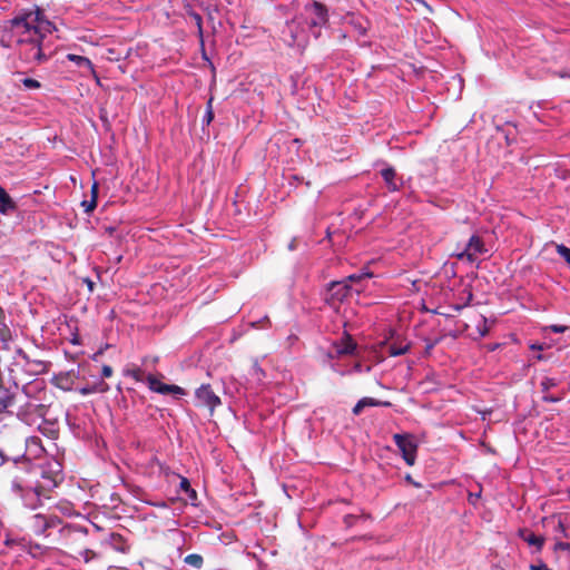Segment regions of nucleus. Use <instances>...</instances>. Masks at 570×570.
Listing matches in <instances>:
<instances>
[{
	"label": "nucleus",
	"instance_id": "423d86ee",
	"mask_svg": "<svg viewBox=\"0 0 570 570\" xmlns=\"http://www.w3.org/2000/svg\"><path fill=\"white\" fill-rule=\"evenodd\" d=\"M484 253H487V248L482 239L479 236L473 235L469 239L464 249L456 256L460 261H466L470 264H474L478 261V256Z\"/></svg>",
	"mask_w": 570,
	"mask_h": 570
},
{
	"label": "nucleus",
	"instance_id": "e433bc0d",
	"mask_svg": "<svg viewBox=\"0 0 570 570\" xmlns=\"http://www.w3.org/2000/svg\"><path fill=\"white\" fill-rule=\"evenodd\" d=\"M549 328H550L553 333H558V334H559V333H563V332H566L567 326H564V325H551Z\"/></svg>",
	"mask_w": 570,
	"mask_h": 570
},
{
	"label": "nucleus",
	"instance_id": "7c9ffc66",
	"mask_svg": "<svg viewBox=\"0 0 570 570\" xmlns=\"http://www.w3.org/2000/svg\"><path fill=\"white\" fill-rule=\"evenodd\" d=\"M212 101H213V99L210 98V99H209V101H208V104H207L206 112H205V115H204V117H203V124H204V125H207V126H208V125L213 121V119H214V111H213V108H212Z\"/></svg>",
	"mask_w": 570,
	"mask_h": 570
},
{
	"label": "nucleus",
	"instance_id": "f03ea898",
	"mask_svg": "<svg viewBox=\"0 0 570 570\" xmlns=\"http://www.w3.org/2000/svg\"><path fill=\"white\" fill-rule=\"evenodd\" d=\"M61 472V464L58 461L47 460L43 463L31 464L27 474L38 489L49 492L62 480Z\"/></svg>",
	"mask_w": 570,
	"mask_h": 570
},
{
	"label": "nucleus",
	"instance_id": "de8ad7c7",
	"mask_svg": "<svg viewBox=\"0 0 570 570\" xmlns=\"http://www.w3.org/2000/svg\"><path fill=\"white\" fill-rule=\"evenodd\" d=\"M499 347V344H491L488 346L489 351L493 352Z\"/></svg>",
	"mask_w": 570,
	"mask_h": 570
},
{
	"label": "nucleus",
	"instance_id": "f704fd0d",
	"mask_svg": "<svg viewBox=\"0 0 570 570\" xmlns=\"http://www.w3.org/2000/svg\"><path fill=\"white\" fill-rule=\"evenodd\" d=\"M81 205H82V207H85L86 213H91L97 206V200H95V199L83 200Z\"/></svg>",
	"mask_w": 570,
	"mask_h": 570
},
{
	"label": "nucleus",
	"instance_id": "aec40b11",
	"mask_svg": "<svg viewBox=\"0 0 570 570\" xmlns=\"http://www.w3.org/2000/svg\"><path fill=\"white\" fill-rule=\"evenodd\" d=\"M67 535L73 539H77L78 537H86L88 533V530L80 525H69L63 528Z\"/></svg>",
	"mask_w": 570,
	"mask_h": 570
},
{
	"label": "nucleus",
	"instance_id": "c9c22d12",
	"mask_svg": "<svg viewBox=\"0 0 570 570\" xmlns=\"http://www.w3.org/2000/svg\"><path fill=\"white\" fill-rule=\"evenodd\" d=\"M112 375V368L109 365H104L101 368V376L102 377H110Z\"/></svg>",
	"mask_w": 570,
	"mask_h": 570
},
{
	"label": "nucleus",
	"instance_id": "2f4dec72",
	"mask_svg": "<svg viewBox=\"0 0 570 570\" xmlns=\"http://www.w3.org/2000/svg\"><path fill=\"white\" fill-rule=\"evenodd\" d=\"M180 489L186 492L189 497L195 498L196 491L191 489L189 481L186 478L180 480Z\"/></svg>",
	"mask_w": 570,
	"mask_h": 570
},
{
	"label": "nucleus",
	"instance_id": "0eeeda50",
	"mask_svg": "<svg viewBox=\"0 0 570 570\" xmlns=\"http://www.w3.org/2000/svg\"><path fill=\"white\" fill-rule=\"evenodd\" d=\"M195 397L198 405L208 407L210 413H213L214 410L222 403L220 399L214 393L209 384H202L195 391Z\"/></svg>",
	"mask_w": 570,
	"mask_h": 570
},
{
	"label": "nucleus",
	"instance_id": "c85d7f7f",
	"mask_svg": "<svg viewBox=\"0 0 570 570\" xmlns=\"http://www.w3.org/2000/svg\"><path fill=\"white\" fill-rule=\"evenodd\" d=\"M21 83L28 90H35V89H39L41 87V83L38 80L32 79V78H23L21 80Z\"/></svg>",
	"mask_w": 570,
	"mask_h": 570
},
{
	"label": "nucleus",
	"instance_id": "6ab92c4d",
	"mask_svg": "<svg viewBox=\"0 0 570 570\" xmlns=\"http://www.w3.org/2000/svg\"><path fill=\"white\" fill-rule=\"evenodd\" d=\"M36 522H43V527L55 528L60 524V519L53 514H36Z\"/></svg>",
	"mask_w": 570,
	"mask_h": 570
},
{
	"label": "nucleus",
	"instance_id": "393cba45",
	"mask_svg": "<svg viewBox=\"0 0 570 570\" xmlns=\"http://www.w3.org/2000/svg\"><path fill=\"white\" fill-rule=\"evenodd\" d=\"M99 389L95 385H88V386H83L79 390V392L82 394V395H89V394H92V393H96V392H105L107 390V384L105 383H100L99 384Z\"/></svg>",
	"mask_w": 570,
	"mask_h": 570
},
{
	"label": "nucleus",
	"instance_id": "cd10ccee",
	"mask_svg": "<svg viewBox=\"0 0 570 570\" xmlns=\"http://www.w3.org/2000/svg\"><path fill=\"white\" fill-rule=\"evenodd\" d=\"M476 331L480 337H484L489 334L488 320L485 316H481L476 324Z\"/></svg>",
	"mask_w": 570,
	"mask_h": 570
},
{
	"label": "nucleus",
	"instance_id": "a878e982",
	"mask_svg": "<svg viewBox=\"0 0 570 570\" xmlns=\"http://www.w3.org/2000/svg\"><path fill=\"white\" fill-rule=\"evenodd\" d=\"M79 557L82 558L85 563H89L99 558V554L91 549H83L79 551Z\"/></svg>",
	"mask_w": 570,
	"mask_h": 570
},
{
	"label": "nucleus",
	"instance_id": "c03bdc74",
	"mask_svg": "<svg viewBox=\"0 0 570 570\" xmlns=\"http://www.w3.org/2000/svg\"><path fill=\"white\" fill-rule=\"evenodd\" d=\"M61 511L63 514H67V515H70L71 514V507H69L68 504L63 505L61 508Z\"/></svg>",
	"mask_w": 570,
	"mask_h": 570
},
{
	"label": "nucleus",
	"instance_id": "7ed1b4c3",
	"mask_svg": "<svg viewBox=\"0 0 570 570\" xmlns=\"http://www.w3.org/2000/svg\"><path fill=\"white\" fill-rule=\"evenodd\" d=\"M18 479L16 478L13 481V488L23 492L21 497L26 507L36 509L41 502V497H46L47 491L38 489L31 479H20V481Z\"/></svg>",
	"mask_w": 570,
	"mask_h": 570
},
{
	"label": "nucleus",
	"instance_id": "412c9836",
	"mask_svg": "<svg viewBox=\"0 0 570 570\" xmlns=\"http://www.w3.org/2000/svg\"><path fill=\"white\" fill-rule=\"evenodd\" d=\"M523 540L528 542L530 546H534L538 551H540L543 547L544 539L534 533H530L529 535H522Z\"/></svg>",
	"mask_w": 570,
	"mask_h": 570
},
{
	"label": "nucleus",
	"instance_id": "f3484780",
	"mask_svg": "<svg viewBox=\"0 0 570 570\" xmlns=\"http://www.w3.org/2000/svg\"><path fill=\"white\" fill-rule=\"evenodd\" d=\"M356 348V344L353 342L351 337L342 338L340 343L336 344V352L340 355L352 354Z\"/></svg>",
	"mask_w": 570,
	"mask_h": 570
},
{
	"label": "nucleus",
	"instance_id": "49530a36",
	"mask_svg": "<svg viewBox=\"0 0 570 570\" xmlns=\"http://www.w3.org/2000/svg\"><path fill=\"white\" fill-rule=\"evenodd\" d=\"M561 530H562V533L566 538H570V532H567L566 529L563 528L562 523L559 524Z\"/></svg>",
	"mask_w": 570,
	"mask_h": 570
},
{
	"label": "nucleus",
	"instance_id": "8fccbe9b",
	"mask_svg": "<svg viewBox=\"0 0 570 570\" xmlns=\"http://www.w3.org/2000/svg\"><path fill=\"white\" fill-rule=\"evenodd\" d=\"M531 348H532V350H541V345H535V344H533V345H531Z\"/></svg>",
	"mask_w": 570,
	"mask_h": 570
},
{
	"label": "nucleus",
	"instance_id": "4be33fe9",
	"mask_svg": "<svg viewBox=\"0 0 570 570\" xmlns=\"http://www.w3.org/2000/svg\"><path fill=\"white\" fill-rule=\"evenodd\" d=\"M409 348H410L409 344L392 343L389 346V353L391 356H400V355L405 354L409 351Z\"/></svg>",
	"mask_w": 570,
	"mask_h": 570
},
{
	"label": "nucleus",
	"instance_id": "4468645a",
	"mask_svg": "<svg viewBox=\"0 0 570 570\" xmlns=\"http://www.w3.org/2000/svg\"><path fill=\"white\" fill-rule=\"evenodd\" d=\"M16 209V202L10 197L7 190L0 186V213L2 215H11Z\"/></svg>",
	"mask_w": 570,
	"mask_h": 570
},
{
	"label": "nucleus",
	"instance_id": "9d476101",
	"mask_svg": "<svg viewBox=\"0 0 570 570\" xmlns=\"http://www.w3.org/2000/svg\"><path fill=\"white\" fill-rule=\"evenodd\" d=\"M351 293V286L346 281L332 282L327 288L326 301L334 304L335 302H342Z\"/></svg>",
	"mask_w": 570,
	"mask_h": 570
},
{
	"label": "nucleus",
	"instance_id": "5701e85b",
	"mask_svg": "<svg viewBox=\"0 0 570 570\" xmlns=\"http://www.w3.org/2000/svg\"><path fill=\"white\" fill-rule=\"evenodd\" d=\"M225 393L233 395L234 393H240V384L235 379L230 377L228 381H224Z\"/></svg>",
	"mask_w": 570,
	"mask_h": 570
},
{
	"label": "nucleus",
	"instance_id": "2eb2a0df",
	"mask_svg": "<svg viewBox=\"0 0 570 570\" xmlns=\"http://www.w3.org/2000/svg\"><path fill=\"white\" fill-rule=\"evenodd\" d=\"M367 406H391L389 401H379L373 397H363L353 407V414L358 415L363 411V409Z\"/></svg>",
	"mask_w": 570,
	"mask_h": 570
},
{
	"label": "nucleus",
	"instance_id": "9b49d317",
	"mask_svg": "<svg viewBox=\"0 0 570 570\" xmlns=\"http://www.w3.org/2000/svg\"><path fill=\"white\" fill-rule=\"evenodd\" d=\"M45 451L41 445V441L38 436H31L26 439L24 452L22 456L30 461L31 456L38 458Z\"/></svg>",
	"mask_w": 570,
	"mask_h": 570
},
{
	"label": "nucleus",
	"instance_id": "c756f323",
	"mask_svg": "<svg viewBox=\"0 0 570 570\" xmlns=\"http://www.w3.org/2000/svg\"><path fill=\"white\" fill-rule=\"evenodd\" d=\"M556 250L570 265V248L563 244H558Z\"/></svg>",
	"mask_w": 570,
	"mask_h": 570
},
{
	"label": "nucleus",
	"instance_id": "37998d69",
	"mask_svg": "<svg viewBox=\"0 0 570 570\" xmlns=\"http://www.w3.org/2000/svg\"><path fill=\"white\" fill-rule=\"evenodd\" d=\"M405 480H406V482H409V483L413 484L415 488H421V487H422V485H421V483L415 482V481L411 478V475H410V474H407V475L405 476Z\"/></svg>",
	"mask_w": 570,
	"mask_h": 570
},
{
	"label": "nucleus",
	"instance_id": "6e6552de",
	"mask_svg": "<svg viewBox=\"0 0 570 570\" xmlns=\"http://www.w3.org/2000/svg\"><path fill=\"white\" fill-rule=\"evenodd\" d=\"M146 383L153 392L167 395V394H175V395H185V390L178 385H171L160 382L156 376L153 374H148L146 376Z\"/></svg>",
	"mask_w": 570,
	"mask_h": 570
},
{
	"label": "nucleus",
	"instance_id": "a211bd4d",
	"mask_svg": "<svg viewBox=\"0 0 570 570\" xmlns=\"http://www.w3.org/2000/svg\"><path fill=\"white\" fill-rule=\"evenodd\" d=\"M124 374L134 379L136 382H146V376L148 375L140 366L137 365L126 367Z\"/></svg>",
	"mask_w": 570,
	"mask_h": 570
},
{
	"label": "nucleus",
	"instance_id": "3c124183",
	"mask_svg": "<svg viewBox=\"0 0 570 570\" xmlns=\"http://www.w3.org/2000/svg\"><path fill=\"white\" fill-rule=\"evenodd\" d=\"M416 1H417V2H420V3H422V4H424L426 8H429V9H430V7L426 4V2H425L424 0H416Z\"/></svg>",
	"mask_w": 570,
	"mask_h": 570
},
{
	"label": "nucleus",
	"instance_id": "a19ab883",
	"mask_svg": "<svg viewBox=\"0 0 570 570\" xmlns=\"http://www.w3.org/2000/svg\"><path fill=\"white\" fill-rule=\"evenodd\" d=\"M569 548H570V544H569V543H567V542H558V543L556 544V549H557V550H567V549H569Z\"/></svg>",
	"mask_w": 570,
	"mask_h": 570
},
{
	"label": "nucleus",
	"instance_id": "473e14b6",
	"mask_svg": "<svg viewBox=\"0 0 570 570\" xmlns=\"http://www.w3.org/2000/svg\"><path fill=\"white\" fill-rule=\"evenodd\" d=\"M32 522V528L36 534H45L49 529L48 527H43V522H36V515H33Z\"/></svg>",
	"mask_w": 570,
	"mask_h": 570
},
{
	"label": "nucleus",
	"instance_id": "6e6d98bb",
	"mask_svg": "<svg viewBox=\"0 0 570 570\" xmlns=\"http://www.w3.org/2000/svg\"><path fill=\"white\" fill-rule=\"evenodd\" d=\"M461 308H462V306H459V305H458V306H455V309H456V311H460Z\"/></svg>",
	"mask_w": 570,
	"mask_h": 570
},
{
	"label": "nucleus",
	"instance_id": "72a5a7b5",
	"mask_svg": "<svg viewBox=\"0 0 570 570\" xmlns=\"http://www.w3.org/2000/svg\"><path fill=\"white\" fill-rule=\"evenodd\" d=\"M557 385V382L554 379H551V377H544L542 381H541V389L543 392H547L548 390L554 387Z\"/></svg>",
	"mask_w": 570,
	"mask_h": 570
},
{
	"label": "nucleus",
	"instance_id": "dca6fc26",
	"mask_svg": "<svg viewBox=\"0 0 570 570\" xmlns=\"http://www.w3.org/2000/svg\"><path fill=\"white\" fill-rule=\"evenodd\" d=\"M66 58L67 60L73 62L80 69L86 70L89 75L96 76L95 67L87 57L78 56L75 53H68Z\"/></svg>",
	"mask_w": 570,
	"mask_h": 570
},
{
	"label": "nucleus",
	"instance_id": "58836bf2",
	"mask_svg": "<svg viewBox=\"0 0 570 570\" xmlns=\"http://www.w3.org/2000/svg\"><path fill=\"white\" fill-rule=\"evenodd\" d=\"M97 198H98V184L94 183V185L91 186V199L97 200Z\"/></svg>",
	"mask_w": 570,
	"mask_h": 570
},
{
	"label": "nucleus",
	"instance_id": "f8f14e48",
	"mask_svg": "<svg viewBox=\"0 0 570 570\" xmlns=\"http://www.w3.org/2000/svg\"><path fill=\"white\" fill-rule=\"evenodd\" d=\"M381 175L389 190L396 191L402 187L403 179L396 176V173L392 167L382 169Z\"/></svg>",
	"mask_w": 570,
	"mask_h": 570
},
{
	"label": "nucleus",
	"instance_id": "20e7f679",
	"mask_svg": "<svg viewBox=\"0 0 570 570\" xmlns=\"http://www.w3.org/2000/svg\"><path fill=\"white\" fill-rule=\"evenodd\" d=\"M305 13L309 20V27L314 37L318 38L321 35L320 29L328 22L327 8L318 1H313L305 6Z\"/></svg>",
	"mask_w": 570,
	"mask_h": 570
},
{
	"label": "nucleus",
	"instance_id": "603ef678",
	"mask_svg": "<svg viewBox=\"0 0 570 570\" xmlns=\"http://www.w3.org/2000/svg\"><path fill=\"white\" fill-rule=\"evenodd\" d=\"M254 370H255L256 372L261 371V368H259L257 365H255V366H254Z\"/></svg>",
	"mask_w": 570,
	"mask_h": 570
},
{
	"label": "nucleus",
	"instance_id": "a18cd8bd",
	"mask_svg": "<svg viewBox=\"0 0 570 570\" xmlns=\"http://www.w3.org/2000/svg\"><path fill=\"white\" fill-rule=\"evenodd\" d=\"M288 29L292 33V42L295 43L298 40V36L293 32L292 24H288Z\"/></svg>",
	"mask_w": 570,
	"mask_h": 570
},
{
	"label": "nucleus",
	"instance_id": "79ce46f5",
	"mask_svg": "<svg viewBox=\"0 0 570 570\" xmlns=\"http://www.w3.org/2000/svg\"><path fill=\"white\" fill-rule=\"evenodd\" d=\"M480 498V492L479 493H470L469 494V501L470 503L472 504H475L476 500Z\"/></svg>",
	"mask_w": 570,
	"mask_h": 570
},
{
	"label": "nucleus",
	"instance_id": "864d4df0",
	"mask_svg": "<svg viewBox=\"0 0 570 570\" xmlns=\"http://www.w3.org/2000/svg\"><path fill=\"white\" fill-rule=\"evenodd\" d=\"M11 459L17 462L18 461V456H11Z\"/></svg>",
	"mask_w": 570,
	"mask_h": 570
},
{
	"label": "nucleus",
	"instance_id": "1a4fd4ad",
	"mask_svg": "<svg viewBox=\"0 0 570 570\" xmlns=\"http://www.w3.org/2000/svg\"><path fill=\"white\" fill-rule=\"evenodd\" d=\"M18 417L26 424L40 426L42 422V407L36 404H27L18 412Z\"/></svg>",
	"mask_w": 570,
	"mask_h": 570
},
{
	"label": "nucleus",
	"instance_id": "f257e3e1",
	"mask_svg": "<svg viewBox=\"0 0 570 570\" xmlns=\"http://www.w3.org/2000/svg\"><path fill=\"white\" fill-rule=\"evenodd\" d=\"M53 30V23L45 19L39 9L23 11L9 22V46L17 45L21 59L27 63H42L50 57L43 41Z\"/></svg>",
	"mask_w": 570,
	"mask_h": 570
},
{
	"label": "nucleus",
	"instance_id": "39448f33",
	"mask_svg": "<svg viewBox=\"0 0 570 570\" xmlns=\"http://www.w3.org/2000/svg\"><path fill=\"white\" fill-rule=\"evenodd\" d=\"M393 440L407 465H413L417 445L409 434H394Z\"/></svg>",
	"mask_w": 570,
	"mask_h": 570
},
{
	"label": "nucleus",
	"instance_id": "ea45409f",
	"mask_svg": "<svg viewBox=\"0 0 570 570\" xmlns=\"http://www.w3.org/2000/svg\"><path fill=\"white\" fill-rule=\"evenodd\" d=\"M542 399H543V401L550 402V403H556V402L560 401V397L552 396V395H543Z\"/></svg>",
	"mask_w": 570,
	"mask_h": 570
},
{
	"label": "nucleus",
	"instance_id": "b1692460",
	"mask_svg": "<svg viewBox=\"0 0 570 570\" xmlns=\"http://www.w3.org/2000/svg\"><path fill=\"white\" fill-rule=\"evenodd\" d=\"M185 562L194 568L199 569L203 566L204 560L200 554L190 553V554L186 556Z\"/></svg>",
	"mask_w": 570,
	"mask_h": 570
},
{
	"label": "nucleus",
	"instance_id": "bb28decb",
	"mask_svg": "<svg viewBox=\"0 0 570 570\" xmlns=\"http://www.w3.org/2000/svg\"><path fill=\"white\" fill-rule=\"evenodd\" d=\"M372 277V274L370 272H361V273H355V274H351L350 276H347V278L345 279L346 283H358L365 278H370Z\"/></svg>",
	"mask_w": 570,
	"mask_h": 570
},
{
	"label": "nucleus",
	"instance_id": "5fc2aeb1",
	"mask_svg": "<svg viewBox=\"0 0 570 570\" xmlns=\"http://www.w3.org/2000/svg\"><path fill=\"white\" fill-rule=\"evenodd\" d=\"M289 249H294V244H289Z\"/></svg>",
	"mask_w": 570,
	"mask_h": 570
},
{
	"label": "nucleus",
	"instance_id": "4c0bfd02",
	"mask_svg": "<svg viewBox=\"0 0 570 570\" xmlns=\"http://www.w3.org/2000/svg\"><path fill=\"white\" fill-rule=\"evenodd\" d=\"M530 570H550L548 566L543 562H540L539 564H531Z\"/></svg>",
	"mask_w": 570,
	"mask_h": 570
},
{
	"label": "nucleus",
	"instance_id": "09e8293b",
	"mask_svg": "<svg viewBox=\"0 0 570 570\" xmlns=\"http://www.w3.org/2000/svg\"><path fill=\"white\" fill-rule=\"evenodd\" d=\"M86 283H87L89 289L92 291L94 289V283L90 279H86Z\"/></svg>",
	"mask_w": 570,
	"mask_h": 570
},
{
	"label": "nucleus",
	"instance_id": "ddd939ff",
	"mask_svg": "<svg viewBox=\"0 0 570 570\" xmlns=\"http://www.w3.org/2000/svg\"><path fill=\"white\" fill-rule=\"evenodd\" d=\"M104 544H108L115 551L120 553L129 552V544L125 538L119 533H110L107 539L104 540Z\"/></svg>",
	"mask_w": 570,
	"mask_h": 570
}]
</instances>
